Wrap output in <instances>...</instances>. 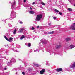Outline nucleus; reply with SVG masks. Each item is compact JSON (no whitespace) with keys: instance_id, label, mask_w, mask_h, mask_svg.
<instances>
[{"instance_id":"nucleus-47","label":"nucleus","mask_w":75,"mask_h":75,"mask_svg":"<svg viewBox=\"0 0 75 75\" xmlns=\"http://www.w3.org/2000/svg\"><path fill=\"white\" fill-rule=\"evenodd\" d=\"M49 25H51V23H49Z\"/></svg>"},{"instance_id":"nucleus-57","label":"nucleus","mask_w":75,"mask_h":75,"mask_svg":"<svg viewBox=\"0 0 75 75\" xmlns=\"http://www.w3.org/2000/svg\"><path fill=\"white\" fill-rule=\"evenodd\" d=\"M42 41V40H41V42Z\"/></svg>"},{"instance_id":"nucleus-55","label":"nucleus","mask_w":75,"mask_h":75,"mask_svg":"<svg viewBox=\"0 0 75 75\" xmlns=\"http://www.w3.org/2000/svg\"><path fill=\"white\" fill-rule=\"evenodd\" d=\"M9 3H11V2H9Z\"/></svg>"},{"instance_id":"nucleus-25","label":"nucleus","mask_w":75,"mask_h":75,"mask_svg":"<svg viewBox=\"0 0 75 75\" xmlns=\"http://www.w3.org/2000/svg\"><path fill=\"white\" fill-rule=\"evenodd\" d=\"M54 11H55V12H56V13H58V12H59V11L56 9H55L54 10Z\"/></svg>"},{"instance_id":"nucleus-5","label":"nucleus","mask_w":75,"mask_h":75,"mask_svg":"<svg viewBox=\"0 0 75 75\" xmlns=\"http://www.w3.org/2000/svg\"><path fill=\"white\" fill-rule=\"evenodd\" d=\"M16 5V2L14 1L13 3H12L11 4V8L12 9L14 8V6Z\"/></svg>"},{"instance_id":"nucleus-36","label":"nucleus","mask_w":75,"mask_h":75,"mask_svg":"<svg viewBox=\"0 0 75 75\" xmlns=\"http://www.w3.org/2000/svg\"><path fill=\"white\" fill-rule=\"evenodd\" d=\"M38 50V49H37L36 50H34V52H36Z\"/></svg>"},{"instance_id":"nucleus-17","label":"nucleus","mask_w":75,"mask_h":75,"mask_svg":"<svg viewBox=\"0 0 75 75\" xmlns=\"http://www.w3.org/2000/svg\"><path fill=\"white\" fill-rule=\"evenodd\" d=\"M29 13H30V14H34L35 13L33 11H30L29 12Z\"/></svg>"},{"instance_id":"nucleus-11","label":"nucleus","mask_w":75,"mask_h":75,"mask_svg":"<svg viewBox=\"0 0 75 75\" xmlns=\"http://www.w3.org/2000/svg\"><path fill=\"white\" fill-rule=\"evenodd\" d=\"M46 51H47L48 52H49V53H50V55H51L53 53V52H52V51L51 50H49H49H46Z\"/></svg>"},{"instance_id":"nucleus-1","label":"nucleus","mask_w":75,"mask_h":75,"mask_svg":"<svg viewBox=\"0 0 75 75\" xmlns=\"http://www.w3.org/2000/svg\"><path fill=\"white\" fill-rule=\"evenodd\" d=\"M15 13V12H14V11H12L11 13V18H10V20H12V18H15V17H16V15H15V14H14Z\"/></svg>"},{"instance_id":"nucleus-19","label":"nucleus","mask_w":75,"mask_h":75,"mask_svg":"<svg viewBox=\"0 0 75 75\" xmlns=\"http://www.w3.org/2000/svg\"><path fill=\"white\" fill-rule=\"evenodd\" d=\"M54 33V31H52V32H50L48 33V34H53Z\"/></svg>"},{"instance_id":"nucleus-56","label":"nucleus","mask_w":75,"mask_h":75,"mask_svg":"<svg viewBox=\"0 0 75 75\" xmlns=\"http://www.w3.org/2000/svg\"><path fill=\"white\" fill-rule=\"evenodd\" d=\"M45 41H46V40L45 39Z\"/></svg>"},{"instance_id":"nucleus-9","label":"nucleus","mask_w":75,"mask_h":75,"mask_svg":"<svg viewBox=\"0 0 75 75\" xmlns=\"http://www.w3.org/2000/svg\"><path fill=\"white\" fill-rule=\"evenodd\" d=\"M24 30V28H22L19 29L18 33H21Z\"/></svg>"},{"instance_id":"nucleus-16","label":"nucleus","mask_w":75,"mask_h":75,"mask_svg":"<svg viewBox=\"0 0 75 75\" xmlns=\"http://www.w3.org/2000/svg\"><path fill=\"white\" fill-rule=\"evenodd\" d=\"M23 6L25 7H29V4H26L24 5Z\"/></svg>"},{"instance_id":"nucleus-13","label":"nucleus","mask_w":75,"mask_h":75,"mask_svg":"<svg viewBox=\"0 0 75 75\" xmlns=\"http://www.w3.org/2000/svg\"><path fill=\"white\" fill-rule=\"evenodd\" d=\"M20 70V69L18 68H14L13 69V71H19Z\"/></svg>"},{"instance_id":"nucleus-28","label":"nucleus","mask_w":75,"mask_h":75,"mask_svg":"<svg viewBox=\"0 0 75 75\" xmlns=\"http://www.w3.org/2000/svg\"><path fill=\"white\" fill-rule=\"evenodd\" d=\"M8 25L10 27H11L12 26V25L10 24H9Z\"/></svg>"},{"instance_id":"nucleus-12","label":"nucleus","mask_w":75,"mask_h":75,"mask_svg":"<svg viewBox=\"0 0 75 75\" xmlns=\"http://www.w3.org/2000/svg\"><path fill=\"white\" fill-rule=\"evenodd\" d=\"M71 40V39L69 38H66L65 40L66 41H69Z\"/></svg>"},{"instance_id":"nucleus-37","label":"nucleus","mask_w":75,"mask_h":75,"mask_svg":"<svg viewBox=\"0 0 75 75\" xmlns=\"http://www.w3.org/2000/svg\"><path fill=\"white\" fill-rule=\"evenodd\" d=\"M22 74L23 75H25V73L24 72H22Z\"/></svg>"},{"instance_id":"nucleus-2","label":"nucleus","mask_w":75,"mask_h":75,"mask_svg":"<svg viewBox=\"0 0 75 75\" xmlns=\"http://www.w3.org/2000/svg\"><path fill=\"white\" fill-rule=\"evenodd\" d=\"M16 62V60H15L13 58L10 61V62L8 63V66H10V67L11 66V62Z\"/></svg>"},{"instance_id":"nucleus-30","label":"nucleus","mask_w":75,"mask_h":75,"mask_svg":"<svg viewBox=\"0 0 75 75\" xmlns=\"http://www.w3.org/2000/svg\"><path fill=\"white\" fill-rule=\"evenodd\" d=\"M13 51L14 52H18V51H17V50H13Z\"/></svg>"},{"instance_id":"nucleus-34","label":"nucleus","mask_w":75,"mask_h":75,"mask_svg":"<svg viewBox=\"0 0 75 75\" xmlns=\"http://www.w3.org/2000/svg\"><path fill=\"white\" fill-rule=\"evenodd\" d=\"M5 74L6 75H8L9 74L8 73H6Z\"/></svg>"},{"instance_id":"nucleus-38","label":"nucleus","mask_w":75,"mask_h":75,"mask_svg":"<svg viewBox=\"0 0 75 75\" xmlns=\"http://www.w3.org/2000/svg\"><path fill=\"white\" fill-rule=\"evenodd\" d=\"M19 23H20V24H23V22H22V21H21Z\"/></svg>"},{"instance_id":"nucleus-54","label":"nucleus","mask_w":75,"mask_h":75,"mask_svg":"<svg viewBox=\"0 0 75 75\" xmlns=\"http://www.w3.org/2000/svg\"><path fill=\"white\" fill-rule=\"evenodd\" d=\"M16 74H17V72H16Z\"/></svg>"},{"instance_id":"nucleus-10","label":"nucleus","mask_w":75,"mask_h":75,"mask_svg":"<svg viewBox=\"0 0 75 75\" xmlns=\"http://www.w3.org/2000/svg\"><path fill=\"white\" fill-rule=\"evenodd\" d=\"M13 38L12 37H10L9 38V39L8 40V41L10 42H12V41H13Z\"/></svg>"},{"instance_id":"nucleus-21","label":"nucleus","mask_w":75,"mask_h":75,"mask_svg":"<svg viewBox=\"0 0 75 75\" xmlns=\"http://www.w3.org/2000/svg\"><path fill=\"white\" fill-rule=\"evenodd\" d=\"M33 64L36 67H38L39 65L38 64H36L33 63Z\"/></svg>"},{"instance_id":"nucleus-29","label":"nucleus","mask_w":75,"mask_h":75,"mask_svg":"<svg viewBox=\"0 0 75 75\" xmlns=\"http://www.w3.org/2000/svg\"><path fill=\"white\" fill-rule=\"evenodd\" d=\"M52 27L51 28H54L55 26L54 25H52Z\"/></svg>"},{"instance_id":"nucleus-50","label":"nucleus","mask_w":75,"mask_h":75,"mask_svg":"<svg viewBox=\"0 0 75 75\" xmlns=\"http://www.w3.org/2000/svg\"><path fill=\"white\" fill-rule=\"evenodd\" d=\"M6 54H7V55H8V54H7V52H6Z\"/></svg>"},{"instance_id":"nucleus-20","label":"nucleus","mask_w":75,"mask_h":75,"mask_svg":"<svg viewBox=\"0 0 75 75\" xmlns=\"http://www.w3.org/2000/svg\"><path fill=\"white\" fill-rule=\"evenodd\" d=\"M24 38L25 39V40H27L28 39V37L25 36Z\"/></svg>"},{"instance_id":"nucleus-6","label":"nucleus","mask_w":75,"mask_h":75,"mask_svg":"<svg viewBox=\"0 0 75 75\" xmlns=\"http://www.w3.org/2000/svg\"><path fill=\"white\" fill-rule=\"evenodd\" d=\"M45 72V69H42L41 71L40 72V74H41V75H43V74H44V73Z\"/></svg>"},{"instance_id":"nucleus-51","label":"nucleus","mask_w":75,"mask_h":75,"mask_svg":"<svg viewBox=\"0 0 75 75\" xmlns=\"http://www.w3.org/2000/svg\"><path fill=\"white\" fill-rule=\"evenodd\" d=\"M54 55H56V53H54Z\"/></svg>"},{"instance_id":"nucleus-32","label":"nucleus","mask_w":75,"mask_h":75,"mask_svg":"<svg viewBox=\"0 0 75 75\" xmlns=\"http://www.w3.org/2000/svg\"><path fill=\"white\" fill-rule=\"evenodd\" d=\"M42 44H45V42H44L43 41L42 42Z\"/></svg>"},{"instance_id":"nucleus-46","label":"nucleus","mask_w":75,"mask_h":75,"mask_svg":"<svg viewBox=\"0 0 75 75\" xmlns=\"http://www.w3.org/2000/svg\"><path fill=\"white\" fill-rule=\"evenodd\" d=\"M44 34H47V32H44Z\"/></svg>"},{"instance_id":"nucleus-7","label":"nucleus","mask_w":75,"mask_h":75,"mask_svg":"<svg viewBox=\"0 0 75 75\" xmlns=\"http://www.w3.org/2000/svg\"><path fill=\"white\" fill-rule=\"evenodd\" d=\"M70 67L72 68H74L75 67V62H74L73 64H71Z\"/></svg>"},{"instance_id":"nucleus-14","label":"nucleus","mask_w":75,"mask_h":75,"mask_svg":"<svg viewBox=\"0 0 75 75\" xmlns=\"http://www.w3.org/2000/svg\"><path fill=\"white\" fill-rule=\"evenodd\" d=\"M75 47V46L74 45H70V48L71 49H72V48H74V47Z\"/></svg>"},{"instance_id":"nucleus-53","label":"nucleus","mask_w":75,"mask_h":75,"mask_svg":"<svg viewBox=\"0 0 75 75\" xmlns=\"http://www.w3.org/2000/svg\"><path fill=\"white\" fill-rule=\"evenodd\" d=\"M71 69H68V71H69V70H70Z\"/></svg>"},{"instance_id":"nucleus-35","label":"nucleus","mask_w":75,"mask_h":75,"mask_svg":"<svg viewBox=\"0 0 75 75\" xmlns=\"http://www.w3.org/2000/svg\"><path fill=\"white\" fill-rule=\"evenodd\" d=\"M4 70H7V68H5L4 69Z\"/></svg>"},{"instance_id":"nucleus-15","label":"nucleus","mask_w":75,"mask_h":75,"mask_svg":"<svg viewBox=\"0 0 75 75\" xmlns=\"http://www.w3.org/2000/svg\"><path fill=\"white\" fill-rule=\"evenodd\" d=\"M25 36L24 35H22L21 37L20 38V40H23V38H24Z\"/></svg>"},{"instance_id":"nucleus-59","label":"nucleus","mask_w":75,"mask_h":75,"mask_svg":"<svg viewBox=\"0 0 75 75\" xmlns=\"http://www.w3.org/2000/svg\"><path fill=\"white\" fill-rule=\"evenodd\" d=\"M39 0V1H41V0Z\"/></svg>"},{"instance_id":"nucleus-33","label":"nucleus","mask_w":75,"mask_h":75,"mask_svg":"<svg viewBox=\"0 0 75 75\" xmlns=\"http://www.w3.org/2000/svg\"><path fill=\"white\" fill-rule=\"evenodd\" d=\"M28 43H26L25 44V45H26L27 46H28Z\"/></svg>"},{"instance_id":"nucleus-31","label":"nucleus","mask_w":75,"mask_h":75,"mask_svg":"<svg viewBox=\"0 0 75 75\" xmlns=\"http://www.w3.org/2000/svg\"><path fill=\"white\" fill-rule=\"evenodd\" d=\"M32 30H34V27H32L31 28Z\"/></svg>"},{"instance_id":"nucleus-22","label":"nucleus","mask_w":75,"mask_h":75,"mask_svg":"<svg viewBox=\"0 0 75 75\" xmlns=\"http://www.w3.org/2000/svg\"><path fill=\"white\" fill-rule=\"evenodd\" d=\"M28 46L29 47H30L31 46V43H28Z\"/></svg>"},{"instance_id":"nucleus-41","label":"nucleus","mask_w":75,"mask_h":75,"mask_svg":"<svg viewBox=\"0 0 75 75\" xmlns=\"http://www.w3.org/2000/svg\"><path fill=\"white\" fill-rule=\"evenodd\" d=\"M59 14L60 15H62V13L61 12H60L59 13Z\"/></svg>"},{"instance_id":"nucleus-8","label":"nucleus","mask_w":75,"mask_h":75,"mask_svg":"<svg viewBox=\"0 0 75 75\" xmlns=\"http://www.w3.org/2000/svg\"><path fill=\"white\" fill-rule=\"evenodd\" d=\"M56 70L57 72H61L62 70V69L61 68H59L58 69H57Z\"/></svg>"},{"instance_id":"nucleus-45","label":"nucleus","mask_w":75,"mask_h":75,"mask_svg":"<svg viewBox=\"0 0 75 75\" xmlns=\"http://www.w3.org/2000/svg\"><path fill=\"white\" fill-rule=\"evenodd\" d=\"M48 64H49V63H48V62H47L46 63V65H48Z\"/></svg>"},{"instance_id":"nucleus-23","label":"nucleus","mask_w":75,"mask_h":75,"mask_svg":"<svg viewBox=\"0 0 75 75\" xmlns=\"http://www.w3.org/2000/svg\"><path fill=\"white\" fill-rule=\"evenodd\" d=\"M16 47L17 48H20V46L18 45H16Z\"/></svg>"},{"instance_id":"nucleus-44","label":"nucleus","mask_w":75,"mask_h":75,"mask_svg":"<svg viewBox=\"0 0 75 75\" xmlns=\"http://www.w3.org/2000/svg\"><path fill=\"white\" fill-rule=\"evenodd\" d=\"M30 10H32V8H31V7H30Z\"/></svg>"},{"instance_id":"nucleus-3","label":"nucleus","mask_w":75,"mask_h":75,"mask_svg":"<svg viewBox=\"0 0 75 75\" xmlns=\"http://www.w3.org/2000/svg\"><path fill=\"white\" fill-rule=\"evenodd\" d=\"M42 14H41L38 15L36 18V20L37 21H39L40 20L41 18H42Z\"/></svg>"},{"instance_id":"nucleus-4","label":"nucleus","mask_w":75,"mask_h":75,"mask_svg":"<svg viewBox=\"0 0 75 75\" xmlns=\"http://www.w3.org/2000/svg\"><path fill=\"white\" fill-rule=\"evenodd\" d=\"M60 47H61V44L58 43L56 45V48L57 49L59 48Z\"/></svg>"},{"instance_id":"nucleus-26","label":"nucleus","mask_w":75,"mask_h":75,"mask_svg":"<svg viewBox=\"0 0 75 75\" xmlns=\"http://www.w3.org/2000/svg\"><path fill=\"white\" fill-rule=\"evenodd\" d=\"M4 37L6 39V40L7 41H8V38H7V37H6V36H4Z\"/></svg>"},{"instance_id":"nucleus-39","label":"nucleus","mask_w":75,"mask_h":75,"mask_svg":"<svg viewBox=\"0 0 75 75\" xmlns=\"http://www.w3.org/2000/svg\"><path fill=\"white\" fill-rule=\"evenodd\" d=\"M53 19H54V20H55L56 19V17H54Z\"/></svg>"},{"instance_id":"nucleus-52","label":"nucleus","mask_w":75,"mask_h":75,"mask_svg":"<svg viewBox=\"0 0 75 75\" xmlns=\"http://www.w3.org/2000/svg\"><path fill=\"white\" fill-rule=\"evenodd\" d=\"M1 74H2L1 73H0V75H1Z\"/></svg>"},{"instance_id":"nucleus-42","label":"nucleus","mask_w":75,"mask_h":75,"mask_svg":"<svg viewBox=\"0 0 75 75\" xmlns=\"http://www.w3.org/2000/svg\"><path fill=\"white\" fill-rule=\"evenodd\" d=\"M40 28V26H37V28Z\"/></svg>"},{"instance_id":"nucleus-43","label":"nucleus","mask_w":75,"mask_h":75,"mask_svg":"<svg viewBox=\"0 0 75 75\" xmlns=\"http://www.w3.org/2000/svg\"><path fill=\"white\" fill-rule=\"evenodd\" d=\"M24 0V3H25V2H26V1L27 0Z\"/></svg>"},{"instance_id":"nucleus-48","label":"nucleus","mask_w":75,"mask_h":75,"mask_svg":"<svg viewBox=\"0 0 75 75\" xmlns=\"http://www.w3.org/2000/svg\"><path fill=\"white\" fill-rule=\"evenodd\" d=\"M73 6H75V3H74L73 4Z\"/></svg>"},{"instance_id":"nucleus-58","label":"nucleus","mask_w":75,"mask_h":75,"mask_svg":"<svg viewBox=\"0 0 75 75\" xmlns=\"http://www.w3.org/2000/svg\"><path fill=\"white\" fill-rule=\"evenodd\" d=\"M38 52H39V51H38Z\"/></svg>"},{"instance_id":"nucleus-27","label":"nucleus","mask_w":75,"mask_h":75,"mask_svg":"<svg viewBox=\"0 0 75 75\" xmlns=\"http://www.w3.org/2000/svg\"><path fill=\"white\" fill-rule=\"evenodd\" d=\"M68 10H69V11H72V9L71 8H68Z\"/></svg>"},{"instance_id":"nucleus-24","label":"nucleus","mask_w":75,"mask_h":75,"mask_svg":"<svg viewBox=\"0 0 75 75\" xmlns=\"http://www.w3.org/2000/svg\"><path fill=\"white\" fill-rule=\"evenodd\" d=\"M41 3L42 5H43V6H45V3H44L43 2H41Z\"/></svg>"},{"instance_id":"nucleus-40","label":"nucleus","mask_w":75,"mask_h":75,"mask_svg":"<svg viewBox=\"0 0 75 75\" xmlns=\"http://www.w3.org/2000/svg\"><path fill=\"white\" fill-rule=\"evenodd\" d=\"M35 2L33 3H32L33 5H34V4H35Z\"/></svg>"},{"instance_id":"nucleus-18","label":"nucleus","mask_w":75,"mask_h":75,"mask_svg":"<svg viewBox=\"0 0 75 75\" xmlns=\"http://www.w3.org/2000/svg\"><path fill=\"white\" fill-rule=\"evenodd\" d=\"M16 31H17V30H16V29H15L14 30V31L13 32V34H16Z\"/></svg>"},{"instance_id":"nucleus-49","label":"nucleus","mask_w":75,"mask_h":75,"mask_svg":"<svg viewBox=\"0 0 75 75\" xmlns=\"http://www.w3.org/2000/svg\"><path fill=\"white\" fill-rule=\"evenodd\" d=\"M31 69H30V70H29V71H31Z\"/></svg>"}]
</instances>
